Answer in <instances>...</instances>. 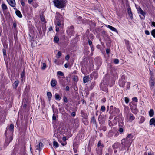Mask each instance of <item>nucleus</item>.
I'll use <instances>...</instances> for the list:
<instances>
[{"mask_svg":"<svg viewBox=\"0 0 155 155\" xmlns=\"http://www.w3.org/2000/svg\"><path fill=\"white\" fill-rule=\"evenodd\" d=\"M97 146L98 147H100V148H102L104 147L103 145L101 144L100 141H99L98 142L97 144Z\"/></svg>","mask_w":155,"mask_h":155,"instance_id":"obj_25","label":"nucleus"},{"mask_svg":"<svg viewBox=\"0 0 155 155\" xmlns=\"http://www.w3.org/2000/svg\"><path fill=\"white\" fill-rule=\"evenodd\" d=\"M63 100L64 102L67 103L68 102L67 99L66 97H63Z\"/></svg>","mask_w":155,"mask_h":155,"instance_id":"obj_40","label":"nucleus"},{"mask_svg":"<svg viewBox=\"0 0 155 155\" xmlns=\"http://www.w3.org/2000/svg\"><path fill=\"white\" fill-rule=\"evenodd\" d=\"M105 107H104V106H102L101 107V110L102 111H105Z\"/></svg>","mask_w":155,"mask_h":155,"instance_id":"obj_42","label":"nucleus"},{"mask_svg":"<svg viewBox=\"0 0 155 155\" xmlns=\"http://www.w3.org/2000/svg\"><path fill=\"white\" fill-rule=\"evenodd\" d=\"M47 96L48 99L49 101H50L52 97V94L50 92H48L47 93Z\"/></svg>","mask_w":155,"mask_h":155,"instance_id":"obj_18","label":"nucleus"},{"mask_svg":"<svg viewBox=\"0 0 155 155\" xmlns=\"http://www.w3.org/2000/svg\"><path fill=\"white\" fill-rule=\"evenodd\" d=\"M13 26L15 28L16 27V24L15 23H14Z\"/></svg>","mask_w":155,"mask_h":155,"instance_id":"obj_61","label":"nucleus"},{"mask_svg":"<svg viewBox=\"0 0 155 155\" xmlns=\"http://www.w3.org/2000/svg\"><path fill=\"white\" fill-rule=\"evenodd\" d=\"M114 61L115 64H117L119 63V61L117 59H115Z\"/></svg>","mask_w":155,"mask_h":155,"instance_id":"obj_35","label":"nucleus"},{"mask_svg":"<svg viewBox=\"0 0 155 155\" xmlns=\"http://www.w3.org/2000/svg\"><path fill=\"white\" fill-rule=\"evenodd\" d=\"M73 80L75 82H77L78 81V78L77 76H75L73 78Z\"/></svg>","mask_w":155,"mask_h":155,"instance_id":"obj_31","label":"nucleus"},{"mask_svg":"<svg viewBox=\"0 0 155 155\" xmlns=\"http://www.w3.org/2000/svg\"><path fill=\"white\" fill-rule=\"evenodd\" d=\"M123 129L121 128H120L119 129V131L120 133H122L123 132Z\"/></svg>","mask_w":155,"mask_h":155,"instance_id":"obj_43","label":"nucleus"},{"mask_svg":"<svg viewBox=\"0 0 155 155\" xmlns=\"http://www.w3.org/2000/svg\"><path fill=\"white\" fill-rule=\"evenodd\" d=\"M89 80V78L88 76H85L83 78L84 83H85L88 82Z\"/></svg>","mask_w":155,"mask_h":155,"instance_id":"obj_11","label":"nucleus"},{"mask_svg":"<svg viewBox=\"0 0 155 155\" xmlns=\"http://www.w3.org/2000/svg\"><path fill=\"white\" fill-rule=\"evenodd\" d=\"M52 27H51L49 28V31H51V30H52Z\"/></svg>","mask_w":155,"mask_h":155,"instance_id":"obj_63","label":"nucleus"},{"mask_svg":"<svg viewBox=\"0 0 155 155\" xmlns=\"http://www.w3.org/2000/svg\"><path fill=\"white\" fill-rule=\"evenodd\" d=\"M151 34L155 38V29H153L152 31Z\"/></svg>","mask_w":155,"mask_h":155,"instance_id":"obj_30","label":"nucleus"},{"mask_svg":"<svg viewBox=\"0 0 155 155\" xmlns=\"http://www.w3.org/2000/svg\"><path fill=\"white\" fill-rule=\"evenodd\" d=\"M21 5L22 6H24L25 5V4L24 2L23 1H21Z\"/></svg>","mask_w":155,"mask_h":155,"instance_id":"obj_48","label":"nucleus"},{"mask_svg":"<svg viewBox=\"0 0 155 155\" xmlns=\"http://www.w3.org/2000/svg\"><path fill=\"white\" fill-rule=\"evenodd\" d=\"M71 116L72 117H74L75 116V115H76V113H75V112H72L71 113Z\"/></svg>","mask_w":155,"mask_h":155,"instance_id":"obj_38","label":"nucleus"},{"mask_svg":"<svg viewBox=\"0 0 155 155\" xmlns=\"http://www.w3.org/2000/svg\"><path fill=\"white\" fill-rule=\"evenodd\" d=\"M147 154L148 155H152V154L150 152L148 153Z\"/></svg>","mask_w":155,"mask_h":155,"instance_id":"obj_62","label":"nucleus"},{"mask_svg":"<svg viewBox=\"0 0 155 155\" xmlns=\"http://www.w3.org/2000/svg\"><path fill=\"white\" fill-rule=\"evenodd\" d=\"M127 12L128 14H129V16L131 18H132V12L131 11V9L130 8H127Z\"/></svg>","mask_w":155,"mask_h":155,"instance_id":"obj_13","label":"nucleus"},{"mask_svg":"<svg viewBox=\"0 0 155 155\" xmlns=\"http://www.w3.org/2000/svg\"><path fill=\"white\" fill-rule=\"evenodd\" d=\"M154 114V112L152 109H151L149 112V115L150 117H152Z\"/></svg>","mask_w":155,"mask_h":155,"instance_id":"obj_20","label":"nucleus"},{"mask_svg":"<svg viewBox=\"0 0 155 155\" xmlns=\"http://www.w3.org/2000/svg\"><path fill=\"white\" fill-rule=\"evenodd\" d=\"M66 90L67 91H69V87L68 86H67L66 87Z\"/></svg>","mask_w":155,"mask_h":155,"instance_id":"obj_53","label":"nucleus"},{"mask_svg":"<svg viewBox=\"0 0 155 155\" xmlns=\"http://www.w3.org/2000/svg\"><path fill=\"white\" fill-rule=\"evenodd\" d=\"M131 120H134L135 118V117L132 115H131L129 118Z\"/></svg>","mask_w":155,"mask_h":155,"instance_id":"obj_36","label":"nucleus"},{"mask_svg":"<svg viewBox=\"0 0 155 155\" xmlns=\"http://www.w3.org/2000/svg\"><path fill=\"white\" fill-rule=\"evenodd\" d=\"M100 130H102L104 131H105L106 130V128L104 126H103V127L102 126V127H101Z\"/></svg>","mask_w":155,"mask_h":155,"instance_id":"obj_34","label":"nucleus"},{"mask_svg":"<svg viewBox=\"0 0 155 155\" xmlns=\"http://www.w3.org/2000/svg\"><path fill=\"white\" fill-rule=\"evenodd\" d=\"M66 0H54L55 6L58 8H63L66 5Z\"/></svg>","mask_w":155,"mask_h":155,"instance_id":"obj_2","label":"nucleus"},{"mask_svg":"<svg viewBox=\"0 0 155 155\" xmlns=\"http://www.w3.org/2000/svg\"><path fill=\"white\" fill-rule=\"evenodd\" d=\"M106 52L107 54L109 53L110 52V50L109 49H107L106 51Z\"/></svg>","mask_w":155,"mask_h":155,"instance_id":"obj_49","label":"nucleus"},{"mask_svg":"<svg viewBox=\"0 0 155 155\" xmlns=\"http://www.w3.org/2000/svg\"><path fill=\"white\" fill-rule=\"evenodd\" d=\"M9 5L12 7H14L15 6V0H7Z\"/></svg>","mask_w":155,"mask_h":155,"instance_id":"obj_6","label":"nucleus"},{"mask_svg":"<svg viewBox=\"0 0 155 155\" xmlns=\"http://www.w3.org/2000/svg\"><path fill=\"white\" fill-rule=\"evenodd\" d=\"M145 33L147 35H150V32L149 31L147 30L145 31Z\"/></svg>","mask_w":155,"mask_h":155,"instance_id":"obj_44","label":"nucleus"},{"mask_svg":"<svg viewBox=\"0 0 155 155\" xmlns=\"http://www.w3.org/2000/svg\"><path fill=\"white\" fill-rule=\"evenodd\" d=\"M91 122L92 123H93L96 126H97V124L96 122V120L94 117H92Z\"/></svg>","mask_w":155,"mask_h":155,"instance_id":"obj_21","label":"nucleus"},{"mask_svg":"<svg viewBox=\"0 0 155 155\" xmlns=\"http://www.w3.org/2000/svg\"><path fill=\"white\" fill-rule=\"evenodd\" d=\"M132 100L136 102H137V99L136 97H134L132 98Z\"/></svg>","mask_w":155,"mask_h":155,"instance_id":"obj_39","label":"nucleus"},{"mask_svg":"<svg viewBox=\"0 0 155 155\" xmlns=\"http://www.w3.org/2000/svg\"><path fill=\"white\" fill-rule=\"evenodd\" d=\"M33 1V0H28V2L29 4H31Z\"/></svg>","mask_w":155,"mask_h":155,"instance_id":"obj_56","label":"nucleus"},{"mask_svg":"<svg viewBox=\"0 0 155 155\" xmlns=\"http://www.w3.org/2000/svg\"><path fill=\"white\" fill-rule=\"evenodd\" d=\"M14 126L13 124H11L8 129L10 131V134L9 135L7 134V131L5 132V135L6 137V140L5 143V146L6 147L12 141L13 139L12 133L14 129Z\"/></svg>","mask_w":155,"mask_h":155,"instance_id":"obj_1","label":"nucleus"},{"mask_svg":"<svg viewBox=\"0 0 155 155\" xmlns=\"http://www.w3.org/2000/svg\"><path fill=\"white\" fill-rule=\"evenodd\" d=\"M24 73H22L21 74V80H22V79L23 78V77L24 76Z\"/></svg>","mask_w":155,"mask_h":155,"instance_id":"obj_50","label":"nucleus"},{"mask_svg":"<svg viewBox=\"0 0 155 155\" xmlns=\"http://www.w3.org/2000/svg\"><path fill=\"white\" fill-rule=\"evenodd\" d=\"M66 142L65 141L64 142V143H61V144L63 146H64L66 144Z\"/></svg>","mask_w":155,"mask_h":155,"instance_id":"obj_57","label":"nucleus"},{"mask_svg":"<svg viewBox=\"0 0 155 155\" xmlns=\"http://www.w3.org/2000/svg\"><path fill=\"white\" fill-rule=\"evenodd\" d=\"M54 41L55 42L58 43L59 41V38L57 36H55L54 38Z\"/></svg>","mask_w":155,"mask_h":155,"instance_id":"obj_26","label":"nucleus"},{"mask_svg":"<svg viewBox=\"0 0 155 155\" xmlns=\"http://www.w3.org/2000/svg\"><path fill=\"white\" fill-rule=\"evenodd\" d=\"M125 139H123L121 140L122 142H121V144H122L123 145H124V141L125 142Z\"/></svg>","mask_w":155,"mask_h":155,"instance_id":"obj_52","label":"nucleus"},{"mask_svg":"<svg viewBox=\"0 0 155 155\" xmlns=\"http://www.w3.org/2000/svg\"><path fill=\"white\" fill-rule=\"evenodd\" d=\"M150 82L151 87H153L154 86L155 83L153 78H151Z\"/></svg>","mask_w":155,"mask_h":155,"instance_id":"obj_17","label":"nucleus"},{"mask_svg":"<svg viewBox=\"0 0 155 155\" xmlns=\"http://www.w3.org/2000/svg\"><path fill=\"white\" fill-rule=\"evenodd\" d=\"M55 24L56 25V31L57 32H58L60 30L63 28V24H61L59 20L55 21Z\"/></svg>","mask_w":155,"mask_h":155,"instance_id":"obj_3","label":"nucleus"},{"mask_svg":"<svg viewBox=\"0 0 155 155\" xmlns=\"http://www.w3.org/2000/svg\"><path fill=\"white\" fill-rule=\"evenodd\" d=\"M3 46L5 48H7L8 47V45L6 44H5L3 45Z\"/></svg>","mask_w":155,"mask_h":155,"instance_id":"obj_51","label":"nucleus"},{"mask_svg":"<svg viewBox=\"0 0 155 155\" xmlns=\"http://www.w3.org/2000/svg\"><path fill=\"white\" fill-rule=\"evenodd\" d=\"M69 56L68 55H67L65 57V59L67 60H68L69 59Z\"/></svg>","mask_w":155,"mask_h":155,"instance_id":"obj_45","label":"nucleus"},{"mask_svg":"<svg viewBox=\"0 0 155 155\" xmlns=\"http://www.w3.org/2000/svg\"><path fill=\"white\" fill-rule=\"evenodd\" d=\"M43 66L41 67V69L42 70H45L46 67V64L45 63H43Z\"/></svg>","mask_w":155,"mask_h":155,"instance_id":"obj_29","label":"nucleus"},{"mask_svg":"<svg viewBox=\"0 0 155 155\" xmlns=\"http://www.w3.org/2000/svg\"><path fill=\"white\" fill-rule=\"evenodd\" d=\"M15 13L20 18H21L22 16L19 10H16Z\"/></svg>","mask_w":155,"mask_h":155,"instance_id":"obj_16","label":"nucleus"},{"mask_svg":"<svg viewBox=\"0 0 155 155\" xmlns=\"http://www.w3.org/2000/svg\"><path fill=\"white\" fill-rule=\"evenodd\" d=\"M63 140L65 142V141L66 140V137H63Z\"/></svg>","mask_w":155,"mask_h":155,"instance_id":"obj_54","label":"nucleus"},{"mask_svg":"<svg viewBox=\"0 0 155 155\" xmlns=\"http://www.w3.org/2000/svg\"><path fill=\"white\" fill-rule=\"evenodd\" d=\"M19 83V82L17 80L13 84V88L14 89H16V88L17 87L18 84Z\"/></svg>","mask_w":155,"mask_h":155,"instance_id":"obj_9","label":"nucleus"},{"mask_svg":"<svg viewBox=\"0 0 155 155\" xmlns=\"http://www.w3.org/2000/svg\"><path fill=\"white\" fill-rule=\"evenodd\" d=\"M125 78L124 75H123L120 79L119 80V86L121 87H123L125 84Z\"/></svg>","mask_w":155,"mask_h":155,"instance_id":"obj_4","label":"nucleus"},{"mask_svg":"<svg viewBox=\"0 0 155 155\" xmlns=\"http://www.w3.org/2000/svg\"><path fill=\"white\" fill-rule=\"evenodd\" d=\"M120 144L119 143H115L112 146V147L114 149H116L118 148Z\"/></svg>","mask_w":155,"mask_h":155,"instance_id":"obj_15","label":"nucleus"},{"mask_svg":"<svg viewBox=\"0 0 155 155\" xmlns=\"http://www.w3.org/2000/svg\"><path fill=\"white\" fill-rule=\"evenodd\" d=\"M88 43H89V45H92V41H91L89 40L88 41Z\"/></svg>","mask_w":155,"mask_h":155,"instance_id":"obj_55","label":"nucleus"},{"mask_svg":"<svg viewBox=\"0 0 155 155\" xmlns=\"http://www.w3.org/2000/svg\"><path fill=\"white\" fill-rule=\"evenodd\" d=\"M145 120V118L143 117H142L140 119V123H143Z\"/></svg>","mask_w":155,"mask_h":155,"instance_id":"obj_33","label":"nucleus"},{"mask_svg":"<svg viewBox=\"0 0 155 155\" xmlns=\"http://www.w3.org/2000/svg\"><path fill=\"white\" fill-rule=\"evenodd\" d=\"M3 54L4 55H6V51L5 49H3Z\"/></svg>","mask_w":155,"mask_h":155,"instance_id":"obj_41","label":"nucleus"},{"mask_svg":"<svg viewBox=\"0 0 155 155\" xmlns=\"http://www.w3.org/2000/svg\"><path fill=\"white\" fill-rule=\"evenodd\" d=\"M57 75L58 76L59 75L61 76L64 77V73L61 71H59L57 72Z\"/></svg>","mask_w":155,"mask_h":155,"instance_id":"obj_24","label":"nucleus"},{"mask_svg":"<svg viewBox=\"0 0 155 155\" xmlns=\"http://www.w3.org/2000/svg\"><path fill=\"white\" fill-rule=\"evenodd\" d=\"M79 120L77 119H75L74 120V125L75 127H78L79 125Z\"/></svg>","mask_w":155,"mask_h":155,"instance_id":"obj_12","label":"nucleus"},{"mask_svg":"<svg viewBox=\"0 0 155 155\" xmlns=\"http://www.w3.org/2000/svg\"><path fill=\"white\" fill-rule=\"evenodd\" d=\"M56 119V117L54 115V114L53 115L52 117V119L53 120H55Z\"/></svg>","mask_w":155,"mask_h":155,"instance_id":"obj_46","label":"nucleus"},{"mask_svg":"<svg viewBox=\"0 0 155 155\" xmlns=\"http://www.w3.org/2000/svg\"><path fill=\"white\" fill-rule=\"evenodd\" d=\"M41 21L43 22H44L45 20V19L44 18H41Z\"/></svg>","mask_w":155,"mask_h":155,"instance_id":"obj_60","label":"nucleus"},{"mask_svg":"<svg viewBox=\"0 0 155 155\" xmlns=\"http://www.w3.org/2000/svg\"><path fill=\"white\" fill-rule=\"evenodd\" d=\"M151 24L153 26L155 27V22H152Z\"/></svg>","mask_w":155,"mask_h":155,"instance_id":"obj_58","label":"nucleus"},{"mask_svg":"<svg viewBox=\"0 0 155 155\" xmlns=\"http://www.w3.org/2000/svg\"><path fill=\"white\" fill-rule=\"evenodd\" d=\"M125 101L126 103L127 104L129 102V99L128 97H125Z\"/></svg>","mask_w":155,"mask_h":155,"instance_id":"obj_32","label":"nucleus"},{"mask_svg":"<svg viewBox=\"0 0 155 155\" xmlns=\"http://www.w3.org/2000/svg\"><path fill=\"white\" fill-rule=\"evenodd\" d=\"M61 55V53L60 51H59L57 53V56L58 57L57 58H59Z\"/></svg>","mask_w":155,"mask_h":155,"instance_id":"obj_37","label":"nucleus"},{"mask_svg":"<svg viewBox=\"0 0 155 155\" xmlns=\"http://www.w3.org/2000/svg\"><path fill=\"white\" fill-rule=\"evenodd\" d=\"M54 62L56 64H58V62L57 59H55L54 61Z\"/></svg>","mask_w":155,"mask_h":155,"instance_id":"obj_47","label":"nucleus"},{"mask_svg":"<svg viewBox=\"0 0 155 155\" xmlns=\"http://www.w3.org/2000/svg\"><path fill=\"white\" fill-rule=\"evenodd\" d=\"M144 155H148L147 153L146 152H145L144 153Z\"/></svg>","mask_w":155,"mask_h":155,"instance_id":"obj_64","label":"nucleus"},{"mask_svg":"<svg viewBox=\"0 0 155 155\" xmlns=\"http://www.w3.org/2000/svg\"><path fill=\"white\" fill-rule=\"evenodd\" d=\"M68 64H65L64 65V67L66 68H67L68 67Z\"/></svg>","mask_w":155,"mask_h":155,"instance_id":"obj_59","label":"nucleus"},{"mask_svg":"<svg viewBox=\"0 0 155 155\" xmlns=\"http://www.w3.org/2000/svg\"><path fill=\"white\" fill-rule=\"evenodd\" d=\"M150 125L153 124L155 126V119L152 118L151 119L150 121Z\"/></svg>","mask_w":155,"mask_h":155,"instance_id":"obj_14","label":"nucleus"},{"mask_svg":"<svg viewBox=\"0 0 155 155\" xmlns=\"http://www.w3.org/2000/svg\"><path fill=\"white\" fill-rule=\"evenodd\" d=\"M57 82L56 81L55 79H52L51 82V86L53 87H54L57 84Z\"/></svg>","mask_w":155,"mask_h":155,"instance_id":"obj_8","label":"nucleus"},{"mask_svg":"<svg viewBox=\"0 0 155 155\" xmlns=\"http://www.w3.org/2000/svg\"><path fill=\"white\" fill-rule=\"evenodd\" d=\"M132 134H128V135L127 136L126 138V139L128 140V139H130V140H131V139H132Z\"/></svg>","mask_w":155,"mask_h":155,"instance_id":"obj_28","label":"nucleus"},{"mask_svg":"<svg viewBox=\"0 0 155 155\" xmlns=\"http://www.w3.org/2000/svg\"><path fill=\"white\" fill-rule=\"evenodd\" d=\"M55 98L56 100H60L61 98L59 95L57 93H56L55 95Z\"/></svg>","mask_w":155,"mask_h":155,"instance_id":"obj_23","label":"nucleus"},{"mask_svg":"<svg viewBox=\"0 0 155 155\" xmlns=\"http://www.w3.org/2000/svg\"><path fill=\"white\" fill-rule=\"evenodd\" d=\"M53 145L55 148H57L58 147V143L55 141H54L53 142Z\"/></svg>","mask_w":155,"mask_h":155,"instance_id":"obj_27","label":"nucleus"},{"mask_svg":"<svg viewBox=\"0 0 155 155\" xmlns=\"http://www.w3.org/2000/svg\"><path fill=\"white\" fill-rule=\"evenodd\" d=\"M43 143L42 142H40L39 143V146L36 147V149L39 150V151H40L41 150V147H43Z\"/></svg>","mask_w":155,"mask_h":155,"instance_id":"obj_7","label":"nucleus"},{"mask_svg":"<svg viewBox=\"0 0 155 155\" xmlns=\"http://www.w3.org/2000/svg\"><path fill=\"white\" fill-rule=\"evenodd\" d=\"M1 7L2 9H3V10H5L7 9V6L4 3H3L2 4Z\"/></svg>","mask_w":155,"mask_h":155,"instance_id":"obj_19","label":"nucleus"},{"mask_svg":"<svg viewBox=\"0 0 155 155\" xmlns=\"http://www.w3.org/2000/svg\"><path fill=\"white\" fill-rule=\"evenodd\" d=\"M107 27L111 30L116 32H117V29L114 27L109 25H108Z\"/></svg>","mask_w":155,"mask_h":155,"instance_id":"obj_10","label":"nucleus"},{"mask_svg":"<svg viewBox=\"0 0 155 155\" xmlns=\"http://www.w3.org/2000/svg\"><path fill=\"white\" fill-rule=\"evenodd\" d=\"M138 11H139V12L140 13V14H141L142 15H143L144 16V15L145 14V13L141 9V8L140 7H139V10H138Z\"/></svg>","mask_w":155,"mask_h":155,"instance_id":"obj_22","label":"nucleus"},{"mask_svg":"<svg viewBox=\"0 0 155 155\" xmlns=\"http://www.w3.org/2000/svg\"><path fill=\"white\" fill-rule=\"evenodd\" d=\"M125 144L124 147H127L131 145V140L130 139H128V140L125 139Z\"/></svg>","mask_w":155,"mask_h":155,"instance_id":"obj_5","label":"nucleus"}]
</instances>
